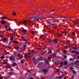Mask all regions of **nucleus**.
<instances>
[{"label": "nucleus", "mask_w": 79, "mask_h": 79, "mask_svg": "<svg viewBox=\"0 0 79 79\" xmlns=\"http://www.w3.org/2000/svg\"><path fill=\"white\" fill-rule=\"evenodd\" d=\"M21 37L22 39H23V40H25V41H26V38H27V36H22Z\"/></svg>", "instance_id": "nucleus-5"}, {"label": "nucleus", "mask_w": 79, "mask_h": 79, "mask_svg": "<svg viewBox=\"0 0 79 79\" xmlns=\"http://www.w3.org/2000/svg\"><path fill=\"white\" fill-rule=\"evenodd\" d=\"M7 31H8V32H11V31H12L13 32V30L12 29L10 28L9 29L7 30Z\"/></svg>", "instance_id": "nucleus-14"}, {"label": "nucleus", "mask_w": 79, "mask_h": 79, "mask_svg": "<svg viewBox=\"0 0 79 79\" xmlns=\"http://www.w3.org/2000/svg\"><path fill=\"white\" fill-rule=\"evenodd\" d=\"M29 79H34L32 77H31L30 78H29Z\"/></svg>", "instance_id": "nucleus-63"}, {"label": "nucleus", "mask_w": 79, "mask_h": 79, "mask_svg": "<svg viewBox=\"0 0 79 79\" xmlns=\"http://www.w3.org/2000/svg\"><path fill=\"white\" fill-rule=\"evenodd\" d=\"M30 54V52H29L28 53H26L25 54L24 56H25V57H28V56H29V55Z\"/></svg>", "instance_id": "nucleus-7"}, {"label": "nucleus", "mask_w": 79, "mask_h": 79, "mask_svg": "<svg viewBox=\"0 0 79 79\" xmlns=\"http://www.w3.org/2000/svg\"><path fill=\"white\" fill-rule=\"evenodd\" d=\"M68 68V65H65L64 67V69H67Z\"/></svg>", "instance_id": "nucleus-13"}, {"label": "nucleus", "mask_w": 79, "mask_h": 79, "mask_svg": "<svg viewBox=\"0 0 79 79\" xmlns=\"http://www.w3.org/2000/svg\"><path fill=\"white\" fill-rule=\"evenodd\" d=\"M10 40H12V41H14V40H13V35H11V36H10Z\"/></svg>", "instance_id": "nucleus-10"}, {"label": "nucleus", "mask_w": 79, "mask_h": 79, "mask_svg": "<svg viewBox=\"0 0 79 79\" xmlns=\"http://www.w3.org/2000/svg\"><path fill=\"white\" fill-rule=\"evenodd\" d=\"M42 71L43 73H47L48 71L47 70H46L45 69H44L43 70H42Z\"/></svg>", "instance_id": "nucleus-6"}, {"label": "nucleus", "mask_w": 79, "mask_h": 79, "mask_svg": "<svg viewBox=\"0 0 79 79\" xmlns=\"http://www.w3.org/2000/svg\"><path fill=\"white\" fill-rule=\"evenodd\" d=\"M52 50H50V51L48 52V53H52Z\"/></svg>", "instance_id": "nucleus-39"}, {"label": "nucleus", "mask_w": 79, "mask_h": 79, "mask_svg": "<svg viewBox=\"0 0 79 79\" xmlns=\"http://www.w3.org/2000/svg\"><path fill=\"white\" fill-rule=\"evenodd\" d=\"M73 73L74 74H76V72H75V71L74 70H73Z\"/></svg>", "instance_id": "nucleus-34"}, {"label": "nucleus", "mask_w": 79, "mask_h": 79, "mask_svg": "<svg viewBox=\"0 0 79 79\" xmlns=\"http://www.w3.org/2000/svg\"><path fill=\"white\" fill-rule=\"evenodd\" d=\"M63 79V76H60V79Z\"/></svg>", "instance_id": "nucleus-38"}, {"label": "nucleus", "mask_w": 79, "mask_h": 79, "mask_svg": "<svg viewBox=\"0 0 79 79\" xmlns=\"http://www.w3.org/2000/svg\"><path fill=\"white\" fill-rule=\"evenodd\" d=\"M60 66L61 67H63V62H60Z\"/></svg>", "instance_id": "nucleus-15"}, {"label": "nucleus", "mask_w": 79, "mask_h": 79, "mask_svg": "<svg viewBox=\"0 0 79 79\" xmlns=\"http://www.w3.org/2000/svg\"><path fill=\"white\" fill-rule=\"evenodd\" d=\"M5 56H1V57H0V59H3V58H5Z\"/></svg>", "instance_id": "nucleus-25"}, {"label": "nucleus", "mask_w": 79, "mask_h": 79, "mask_svg": "<svg viewBox=\"0 0 79 79\" xmlns=\"http://www.w3.org/2000/svg\"><path fill=\"white\" fill-rule=\"evenodd\" d=\"M4 18H5V19H6V17L5 16H3Z\"/></svg>", "instance_id": "nucleus-59"}, {"label": "nucleus", "mask_w": 79, "mask_h": 79, "mask_svg": "<svg viewBox=\"0 0 79 79\" xmlns=\"http://www.w3.org/2000/svg\"><path fill=\"white\" fill-rule=\"evenodd\" d=\"M73 49H74V50H77V48H73Z\"/></svg>", "instance_id": "nucleus-56"}, {"label": "nucleus", "mask_w": 79, "mask_h": 79, "mask_svg": "<svg viewBox=\"0 0 79 79\" xmlns=\"http://www.w3.org/2000/svg\"><path fill=\"white\" fill-rule=\"evenodd\" d=\"M77 58L78 59H79V56H77Z\"/></svg>", "instance_id": "nucleus-60"}, {"label": "nucleus", "mask_w": 79, "mask_h": 79, "mask_svg": "<svg viewBox=\"0 0 79 79\" xmlns=\"http://www.w3.org/2000/svg\"><path fill=\"white\" fill-rule=\"evenodd\" d=\"M10 71H13V69H10Z\"/></svg>", "instance_id": "nucleus-49"}, {"label": "nucleus", "mask_w": 79, "mask_h": 79, "mask_svg": "<svg viewBox=\"0 0 79 79\" xmlns=\"http://www.w3.org/2000/svg\"><path fill=\"white\" fill-rule=\"evenodd\" d=\"M52 56H54V57H55V55H53V54H52Z\"/></svg>", "instance_id": "nucleus-55"}, {"label": "nucleus", "mask_w": 79, "mask_h": 79, "mask_svg": "<svg viewBox=\"0 0 79 79\" xmlns=\"http://www.w3.org/2000/svg\"><path fill=\"white\" fill-rule=\"evenodd\" d=\"M12 65L13 66H17V64L15 63V62H13V63Z\"/></svg>", "instance_id": "nucleus-16"}, {"label": "nucleus", "mask_w": 79, "mask_h": 79, "mask_svg": "<svg viewBox=\"0 0 79 79\" xmlns=\"http://www.w3.org/2000/svg\"><path fill=\"white\" fill-rule=\"evenodd\" d=\"M51 58L50 57H49L48 58V60H50Z\"/></svg>", "instance_id": "nucleus-50"}, {"label": "nucleus", "mask_w": 79, "mask_h": 79, "mask_svg": "<svg viewBox=\"0 0 79 79\" xmlns=\"http://www.w3.org/2000/svg\"><path fill=\"white\" fill-rule=\"evenodd\" d=\"M62 34L60 33V37H61V36H62Z\"/></svg>", "instance_id": "nucleus-54"}, {"label": "nucleus", "mask_w": 79, "mask_h": 79, "mask_svg": "<svg viewBox=\"0 0 79 79\" xmlns=\"http://www.w3.org/2000/svg\"><path fill=\"white\" fill-rule=\"evenodd\" d=\"M10 60L11 61H15V57H11L9 58Z\"/></svg>", "instance_id": "nucleus-4"}, {"label": "nucleus", "mask_w": 79, "mask_h": 79, "mask_svg": "<svg viewBox=\"0 0 79 79\" xmlns=\"http://www.w3.org/2000/svg\"><path fill=\"white\" fill-rule=\"evenodd\" d=\"M74 75H72V77H71V78L72 79H74Z\"/></svg>", "instance_id": "nucleus-41"}, {"label": "nucleus", "mask_w": 79, "mask_h": 79, "mask_svg": "<svg viewBox=\"0 0 79 79\" xmlns=\"http://www.w3.org/2000/svg\"><path fill=\"white\" fill-rule=\"evenodd\" d=\"M14 43H15V44H18L19 43V42L17 41H14L13 42Z\"/></svg>", "instance_id": "nucleus-28"}, {"label": "nucleus", "mask_w": 79, "mask_h": 79, "mask_svg": "<svg viewBox=\"0 0 79 79\" xmlns=\"http://www.w3.org/2000/svg\"><path fill=\"white\" fill-rule=\"evenodd\" d=\"M37 59H38V60H40V58H37Z\"/></svg>", "instance_id": "nucleus-57"}, {"label": "nucleus", "mask_w": 79, "mask_h": 79, "mask_svg": "<svg viewBox=\"0 0 79 79\" xmlns=\"http://www.w3.org/2000/svg\"><path fill=\"white\" fill-rule=\"evenodd\" d=\"M77 52V53L74 55V56H77L79 55V52Z\"/></svg>", "instance_id": "nucleus-21"}, {"label": "nucleus", "mask_w": 79, "mask_h": 79, "mask_svg": "<svg viewBox=\"0 0 79 79\" xmlns=\"http://www.w3.org/2000/svg\"><path fill=\"white\" fill-rule=\"evenodd\" d=\"M22 32H23V33H26L27 32L26 30L24 29H23L22 31Z\"/></svg>", "instance_id": "nucleus-19"}, {"label": "nucleus", "mask_w": 79, "mask_h": 79, "mask_svg": "<svg viewBox=\"0 0 79 79\" xmlns=\"http://www.w3.org/2000/svg\"><path fill=\"white\" fill-rule=\"evenodd\" d=\"M4 27H5V28H7V27H7V26L6 25L5 26H4Z\"/></svg>", "instance_id": "nucleus-53"}, {"label": "nucleus", "mask_w": 79, "mask_h": 79, "mask_svg": "<svg viewBox=\"0 0 79 79\" xmlns=\"http://www.w3.org/2000/svg\"><path fill=\"white\" fill-rule=\"evenodd\" d=\"M73 67H70V69H71V70H73Z\"/></svg>", "instance_id": "nucleus-32"}, {"label": "nucleus", "mask_w": 79, "mask_h": 79, "mask_svg": "<svg viewBox=\"0 0 79 79\" xmlns=\"http://www.w3.org/2000/svg\"><path fill=\"white\" fill-rule=\"evenodd\" d=\"M40 48H38V50H40Z\"/></svg>", "instance_id": "nucleus-52"}, {"label": "nucleus", "mask_w": 79, "mask_h": 79, "mask_svg": "<svg viewBox=\"0 0 79 79\" xmlns=\"http://www.w3.org/2000/svg\"><path fill=\"white\" fill-rule=\"evenodd\" d=\"M35 52L36 53H38V52H39V51H36Z\"/></svg>", "instance_id": "nucleus-61"}, {"label": "nucleus", "mask_w": 79, "mask_h": 79, "mask_svg": "<svg viewBox=\"0 0 79 79\" xmlns=\"http://www.w3.org/2000/svg\"><path fill=\"white\" fill-rule=\"evenodd\" d=\"M63 53H65V52H67V51L64 50L63 51Z\"/></svg>", "instance_id": "nucleus-40"}, {"label": "nucleus", "mask_w": 79, "mask_h": 79, "mask_svg": "<svg viewBox=\"0 0 79 79\" xmlns=\"http://www.w3.org/2000/svg\"><path fill=\"white\" fill-rule=\"evenodd\" d=\"M33 60H34L35 61H38V60H35V57L33 58Z\"/></svg>", "instance_id": "nucleus-30"}, {"label": "nucleus", "mask_w": 79, "mask_h": 79, "mask_svg": "<svg viewBox=\"0 0 79 79\" xmlns=\"http://www.w3.org/2000/svg\"><path fill=\"white\" fill-rule=\"evenodd\" d=\"M71 35L72 36L73 35H75V32H73V33H72L71 34Z\"/></svg>", "instance_id": "nucleus-27"}, {"label": "nucleus", "mask_w": 79, "mask_h": 79, "mask_svg": "<svg viewBox=\"0 0 79 79\" xmlns=\"http://www.w3.org/2000/svg\"><path fill=\"white\" fill-rule=\"evenodd\" d=\"M56 71L57 72H58V71H60V69H57Z\"/></svg>", "instance_id": "nucleus-47"}, {"label": "nucleus", "mask_w": 79, "mask_h": 79, "mask_svg": "<svg viewBox=\"0 0 79 79\" xmlns=\"http://www.w3.org/2000/svg\"><path fill=\"white\" fill-rule=\"evenodd\" d=\"M18 57H19V60H21L22 58V57H21V56H19Z\"/></svg>", "instance_id": "nucleus-36"}, {"label": "nucleus", "mask_w": 79, "mask_h": 79, "mask_svg": "<svg viewBox=\"0 0 79 79\" xmlns=\"http://www.w3.org/2000/svg\"><path fill=\"white\" fill-rule=\"evenodd\" d=\"M1 23L2 24H3L4 25V24H6V23L5 22V21L4 20H2V21L1 22Z\"/></svg>", "instance_id": "nucleus-9"}, {"label": "nucleus", "mask_w": 79, "mask_h": 79, "mask_svg": "<svg viewBox=\"0 0 79 79\" xmlns=\"http://www.w3.org/2000/svg\"><path fill=\"white\" fill-rule=\"evenodd\" d=\"M64 34H66V31H65Z\"/></svg>", "instance_id": "nucleus-64"}, {"label": "nucleus", "mask_w": 79, "mask_h": 79, "mask_svg": "<svg viewBox=\"0 0 79 79\" xmlns=\"http://www.w3.org/2000/svg\"><path fill=\"white\" fill-rule=\"evenodd\" d=\"M6 40V38H4L3 39V40H4V41H5Z\"/></svg>", "instance_id": "nucleus-46"}, {"label": "nucleus", "mask_w": 79, "mask_h": 79, "mask_svg": "<svg viewBox=\"0 0 79 79\" xmlns=\"http://www.w3.org/2000/svg\"><path fill=\"white\" fill-rule=\"evenodd\" d=\"M79 63V61L76 60L75 62H74V63H72V64L73 66H74L75 64H77V63Z\"/></svg>", "instance_id": "nucleus-3"}, {"label": "nucleus", "mask_w": 79, "mask_h": 79, "mask_svg": "<svg viewBox=\"0 0 79 79\" xmlns=\"http://www.w3.org/2000/svg\"><path fill=\"white\" fill-rule=\"evenodd\" d=\"M76 52H77V51H74V50H73L72 51V53H76Z\"/></svg>", "instance_id": "nucleus-20"}, {"label": "nucleus", "mask_w": 79, "mask_h": 79, "mask_svg": "<svg viewBox=\"0 0 79 79\" xmlns=\"http://www.w3.org/2000/svg\"><path fill=\"white\" fill-rule=\"evenodd\" d=\"M56 64H59V63L58 62H55Z\"/></svg>", "instance_id": "nucleus-44"}, {"label": "nucleus", "mask_w": 79, "mask_h": 79, "mask_svg": "<svg viewBox=\"0 0 79 79\" xmlns=\"http://www.w3.org/2000/svg\"><path fill=\"white\" fill-rule=\"evenodd\" d=\"M64 19H66V18L64 19H60V20H62V21H63V20H64Z\"/></svg>", "instance_id": "nucleus-43"}, {"label": "nucleus", "mask_w": 79, "mask_h": 79, "mask_svg": "<svg viewBox=\"0 0 79 79\" xmlns=\"http://www.w3.org/2000/svg\"><path fill=\"white\" fill-rule=\"evenodd\" d=\"M23 48H26L27 47V45L26 44H25L23 46Z\"/></svg>", "instance_id": "nucleus-26"}, {"label": "nucleus", "mask_w": 79, "mask_h": 79, "mask_svg": "<svg viewBox=\"0 0 79 79\" xmlns=\"http://www.w3.org/2000/svg\"><path fill=\"white\" fill-rule=\"evenodd\" d=\"M14 48H15V50H19V48H20L19 47H15Z\"/></svg>", "instance_id": "nucleus-18"}, {"label": "nucleus", "mask_w": 79, "mask_h": 79, "mask_svg": "<svg viewBox=\"0 0 79 79\" xmlns=\"http://www.w3.org/2000/svg\"><path fill=\"white\" fill-rule=\"evenodd\" d=\"M50 67H47L46 68V69L47 70L48 69H50Z\"/></svg>", "instance_id": "nucleus-31"}, {"label": "nucleus", "mask_w": 79, "mask_h": 79, "mask_svg": "<svg viewBox=\"0 0 79 79\" xmlns=\"http://www.w3.org/2000/svg\"><path fill=\"white\" fill-rule=\"evenodd\" d=\"M74 24H76V25H77L78 24V22L76 20H74V22L73 23Z\"/></svg>", "instance_id": "nucleus-8"}, {"label": "nucleus", "mask_w": 79, "mask_h": 79, "mask_svg": "<svg viewBox=\"0 0 79 79\" xmlns=\"http://www.w3.org/2000/svg\"><path fill=\"white\" fill-rule=\"evenodd\" d=\"M40 36L41 37L43 38V37H44L45 36V35L44 34H43V35H40Z\"/></svg>", "instance_id": "nucleus-24"}, {"label": "nucleus", "mask_w": 79, "mask_h": 79, "mask_svg": "<svg viewBox=\"0 0 79 79\" xmlns=\"http://www.w3.org/2000/svg\"><path fill=\"white\" fill-rule=\"evenodd\" d=\"M58 37H60V34L59 33L57 34Z\"/></svg>", "instance_id": "nucleus-58"}, {"label": "nucleus", "mask_w": 79, "mask_h": 79, "mask_svg": "<svg viewBox=\"0 0 79 79\" xmlns=\"http://www.w3.org/2000/svg\"><path fill=\"white\" fill-rule=\"evenodd\" d=\"M4 47L5 48H10V46L9 45L7 46H5V45H4Z\"/></svg>", "instance_id": "nucleus-22"}, {"label": "nucleus", "mask_w": 79, "mask_h": 79, "mask_svg": "<svg viewBox=\"0 0 79 79\" xmlns=\"http://www.w3.org/2000/svg\"><path fill=\"white\" fill-rule=\"evenodd\" d=\"M48 41L49 42V43H51V44H52L53 42H55L56 44H58V41L55 39H51L50 40H49Z\"/></svg>", "instance_id": "nucleus-2"}, {"label": "nucleus", "mask_w": 79, "mask_h": 79, "mask_svg": "<svg viewBox=\"0 0 79 79\" xmlns=\"http://www.w3.org/2000/svg\"><path fill=\"white\" fill-rule=\"evenodd\" d=\"M2 21H4V17H2Z\"/></svg>", "instance_id": "nucleus-51"}, {"label": "nucleus", "mask_w": 79, "mask_h": 79, "mask_svg": "<svg viewBox=\"0 0 79 79\" xmlns=\"http://www.w3.org/2000/svg\"><path fill=\"white\" fill-rule=\"evenodd\" d=\"M52 12H49V15H52V16H53V14L52 13Z\"/></svg>", "instance_id": "nucleus-29"}, {"label": "nucleus", "mask_w": 79, "mask_h": 79, "mask_svg": "<svg viewBox=\"0 0 79 79\" xmlns=\"http://www.w3.org/2000/svg\"><path fill=\"white\" fill-rule=\"evenodd\" d=\"M14 56H15V57H17V56L19 57V56L18 55V53H15V54H14Z\"/></svg>", "instance_id": "nucleus-17"}, {"label": "nucleus", "mask_w": 79, "mask_h": 79, "mask_svg": "<svg viewBox=\"0 0 79 79\" xmlns=\"http://www.w3.org/2000/svg\"><path fill=\"white\" fill-rule=\"evenodd\" d=\"M70 61H73V62H74V58H70Z\"/></svg>", "instance_id": "nucleus-23"}, {"label": "nucleus", "mask_w": 79, "mask_h": 79, "mask_svg": "<svg viewBox=\"0 0 79 79\" xmlns=\"http://www.w3.org/2000/svg\"><path fill=\"white\" fill-rule=\"evenodd\" d=\"M48 61H46L45 62V63H46V64H48Z\"/></svg>", "instance_id": "nucleus-35"}, {"label": "nucleus", "mask_w": 79, "mask_h": 79, "mask_svg": "<svg viewBox=\"0 0 79 79\" xmlns=\"http://www.w3.org/2000/svg\"><path fill=\"white\" fill-rule=\"evenodd\" d=\"M64 59H66L67 57V56H64Z\"/></svg>", "instance_id": "nucleus-45"}, {"label": "nucleus", "mask_w": 79, "mask_h": 79, "mask_svg": "<svg viewBox=\"0 0 79 79\" xmlns=\"http://www.w3.org/2000/svg\"><path fill=\"white\" fill-rule=\"evenodd\" d=\"M20 63H22V64H23V63H24V62H23V61H22V60H21L20 61Z\"/></svg>", "instance_id": "nucleus-48"}, {"label": "nucleus", "mask_w": 79, "mask_h": 79, "mask_svg": "<svg viewBox=\"0 0 79 79\" xmlns=\"http://www.w3.org/2000/svg\"><path fill=\"white\" fill-rule=\"evenodd\" d=\"M44 18V17H40L39 16H36V17H28V18L31 19V21H33L34 20H39V19H42Z\"/></svg>", "instance_id": "nucleus-1"}, {"label": "nucleus", "mask_w": 79, "mask_h": 79, "mask_svg": "<svg viewBox=\"0 0 79 79\" xmlns=\"http://www.w3.org/2000/svg\"><path fill=\"white\" fill-rule=\"evenodd\" d=\"M31 34H34V31H31Z\"/></svg>", "instance_id": "nucleus-42"}, {"label": "nucleus", "mask_w": 79, "mask_h": 79, "mask_svg": "<svg viewBox=\"0 0 79 79\" xmlns=\"http://www.w3.org/2000/svg\"><path fill=\"white\" fill-rule=\"evenodd\" d=\"M64 65H68V62H67V60H65L64 62Z\"/></svg>", "instance_id": "nucleus-12"}, {"label": "nucleus", "mask_w": 79, "mask_h": 79, "mask_svg": "<svg viewBox=\"0 0 79 79\" xmlns=\"http://www.w3.org/2000/svg\"><path fill=\"white\" fill-rule=\"evenodd\" d=\"M67 21H68V20H69V18H67Z\"/></svg>", "instance_id": "nucleus-62"}, {"label": "nucleus", "mask_w": 79, "mask_h": 79, "mask_svg": "<svg viewBox=\"0 0 79 79\" xmlns=\"http://www.w3.org/2000/svg\"><path fill=\"white\" fill-rule=\"evenodd\" d=\"M23 23L24 24H27V21L26 20H23Z\"/></svg>", "instance_id": "nucleus-11"}, {"label": "nucleus", "mask_w": 79, "mask_h": 79, "mask_svg": "<svg viewBox=\"0 0 79 79\" xmlns=\"http://www.w3.org/2000/svg\"><path fill=\"white\" fill-rule=\"evenodd\" d=\"M51 25L52 26H55V25H56V24L55 23L52 24Z\"/></svg>", "instance_id": "nucleus-33"}, {"label": "nucleus", "mask_w": 79, "mask_h": 79, "mask_svg": "<svg viewBox=\"0 0 79 79\" xmlns=\"http://www.w3.org/2000/svg\"><path fill=\"white\" fill-rule=\"evenodd\" d=\"M16 13L14 12H13V15H14V16H15V15H16Z\"/></svg>", "instance_id": "nucleus-37"}]
</instances>
